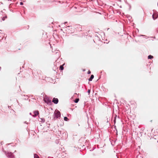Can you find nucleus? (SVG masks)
Listing matches in <instances>:
<instances>
[{"instance_id": "obj_1", "label": "nucleus", "mask_w": 158, "mask_h": 158, "mask_svg": "<svg viewBox=\"0 0 158 158\" xmlns=\"http://www.w3.org/2000/svg\"><path fill=\"white\" fill-rule=\"evenodd\" d=\"M61 114L59 111L57 110H55L54 112L53 116V119L54 120H56L57 118H60Z\"/></svg>"}, {"instance_id": "obj_2", "label": "nucleus", "mask_w": 158, "mask_h": 158, "mask_svg": "<svg viewBox=\"0 0 158 158\" xmlns=\"http://www.w3.org/2000/svg\"><path fill=\"white\" fill-rule=\"evenodd\" d=\"M4 152L8 158H15L13 153L11 152L8 151H4Z\"/></svg>"}, {"instance_id": "obj_3", "label": "nucleus", "mask_w": 158, "mask_h": 158, "mask_svg": "<svg viewBox=\"0 0 158 158\" xmlns=\"http://www.w3.org/2000/svg\"><path fill=\"white\" fill-rule=\"evenodd\" d=\"M44 101L45 103L48 104L50 105L51 103V101L46 95H45L44 98Z\"/></svg>"}, {"instance_id": "obj_4", "label": "nucleus", "mask_w": 158, "mask_h": 158, "mask_svg": "<svg viewBox=\"0 0 158 158\" xmlns=\"http://www.w3.org/2000/svg\"><path fill=\"white\" fill-rule=\"evenodd\" d=\"M65 27V30L66 32V33H71L72 32V27L71 26H67L66 25V27Z\"/></svg>"}, {"instance_id": "obj_5", "label": "nucleus", "mask_w": 158, "mask_h": 158, "mask_svg": "<svg viewBox=\"0 0 158 158\" xmlns=\"http://www.w3.org/2000/svg\"><path fill=\"white\" fill-rule=\"evenodd\" d=\"M59 100L58 98H54L52 100V102L55 104L58 103Z\"/></svg>"}, {"instance_id": "obj_6", "label": "nucleus", "mask_w": 158, "mask_h": 158, "mask_svg": "<svg viewBox=\"0 0 158 158\" xmlns=\"http://www.w3.org/2000/svg\"><path fill=\"white\" fill-rule=\"evenodd\" d=\"M33 113L34 114L32 115V116L34 117H36L39 114V112L38 110L34 111L33 112Z\"/></svg>"}, {"instance_id": "obj_7", "label": "nucleus", "mask_w": 158, "mask_h": 158, "mask_svg": "<svg viewBox=\"0 0 158 158\" xmlns=\"http://www.w3.org/2000/svg\"><path fill=\"white\" fill-rule=\"evenodd\" d=\"M94 76L93 75H91L90 76V77L89 79L88 80L89 81H91L94 78Z\"/></svg>"}, {"instance_id": "obj_8", "label": "nucleus", "mask_w": 158, "mask_h": 158, "mask_svg": "<svg viewBox=\"0 0 158 158\" xmlns=\"http://www.w3.org/2000/svg\"><path fill=\"white\" fill-rule=\"evenodd\" d=\"M139 154L137 155L136 156V158H142V156L141 155L139 152Z\"/></svg>"}, {"instance_id": "obj_9", "label": "nucleus", "mask_w": 158, "mask_h": 158, "mask_svg": "<svg viewBox=\"0 0 158 158\" xmlns=\"http://www.w3.org/2000/svg\"><path fill=\"white\" fill-rule=\"evenodd\" d=\"M64 64L62 65H61L60 66V70H63L64 69Z\"/></svg>"}, {"instance_id": "obj_10", "label": "nucleus", "mask_w": 158, "mask_h": 158, "mask_svg": "<svg viewBox=\"0 0 158 158\" xmlns=\"http://www.w3.org/2000/svg\"><path fill=\"white\" fill-rule=\"evenodd\" d=\"M46 123L47 124L46 125L48 127H49L50 126V124L49 123V122L48 121L46 122Z\"/></svg>"}, {"instance_id": "obj_11", "label": "nucleus", "mask_w": 158, "mask_h": 158, "mask_svg": "<svg viewBox=\"0 0 158 158\" xmlns=\"http://www.w3.org/2000/svg\"><path fill=\"white\" fill-rule=\"evenodd\" d=\"M153 58V57L151 55H149L148 56V59H151L152 58Z\"/></svg>"}, {"instance_id": "obj_12", "label": "nucleus", "mask_w": 158, "mask_h": 158, "mask_svg": "<svg viewBox=\"0 0 158 158\" xmlns=\"http://www.w3.org/2000/svg\"><path fill=\"white\" fill-rule=\"evenodd\" d=\"M116 117H117V115H115V116L114 117V124L116 123Z\"/></svg>"}, {"instance_id": "obj_13", "label": "nucleus", "mask_w": 158, "mask_h": 158, "mask_svg": "<svg viewBox=\"0 0 158 158\" xmlns=\"http://www.w3.org/2000/svg\"><path fill=\"white\" fill-rule=\"evenodd\" d=\"M34 158H40L39 156L35 154H34Z\"/></svg>"}, {"instance_id": "obj_14", "label": "nucleus", "mask_w": 158, "mask_h": 158, "mask_svg": "<svg viewBox=\"0 0 158 158\" xmlns=\"http://www.w3.org/2000/svg\"><path fill=\"white\" fill-rule=\"evenodd\" d=\"M64 120L65 121H68L69 120V119L68 118L66 117H64Z\"/></svg>"}, {"instance_id": "obj_15", "label": "nucleus", "mask_w": 158, "mask_h": 158, "mask_svg": "<svg viewBox=\"0 0 158 158\" xmlns=\"http://www.w3.org/2000/svg\"><path fill=\"white\" fill-rule=\"evenodd\" d=\"M40 119H41V122H42V123H44L45 121V119L43 118H41Z\"/></svg>"}, {"instance_id": "obj_16", "label": "nucleus", "mask_w": 158, "mask_h": 158, "mask_svg": "<svg viewBox=\"0 0 158 158\" xmlns=\"http://www.w3.org/2000/svg\"><path fill=\"white\" fill-rule=\"evenodd\" d=\"M79 100L78 98H77L74 100V102L75 103H77Z\"/></svg>"}, {"instance_id": "obj_17", "label": "nucleus", "mask_w": 158, "mask_h": 158, "mask_svg": "<svg viewBox=\"0 0 158 158\" xmlns=\"http://www.w3.org/2000/svg\"><path fill=\"white\" fill-rule=\"evenodd\" d=\"M7 18V17L6 16H3L2 18V20L3 21H4L5 19Z\"/></svg>"}, {"instance_id": "obj_18", "label": "nucleus", "mask_w": 158, "mask_h": 158, "mask_svg": "<svg viewBox=\"0 0 158 158\" xmlns=\"http://www.w3.org/2000/svg\"><path fill=\"white\" fill-rule=\"evenodd\" d=\"M152 18L153 19H154V20H155L157 18V17H155L154 16V14H153V15H152Z\"/></svg>"}, {"instance_id": "obj_19", "label": "nucleus", "mask_w": 158, "mask_h": 158, "mask_svg": "<svg viewBox=\"0 0 158 158\" xmlns=\"http://www.w3.org/2000/svg\"><path fill=\"white\" fill-rule=\"evenodd\" d=\"M87 92L88 94L89 95L90 92V89H89L87 91Z\"/></svg>"}, {"instance_id": "obj_20", "label": "nucleus", "mask_w": 158, "mask_h": 158, "mask_svg": "<svg viewBox=\"0 0 158 158\" xmlns=\"http://www.w3.org/2000/svg\"><path fill=\"white\" fill-rule=\"evenodd\" d=\"M67 22H65L64 23V24L66 26V25H68V24H67Z\"/></svg>"}, {"instance_id": "obj_21", "label": "nucleus", "mask_w": 158, "mask_h": 158, "mask_svg": "<svg viewBox=\"0 0 158 158\" xmlns=\"http://www.w3.org/2000/svg\"><path fill=\"white\" fill-rule=\"evenodd\" d=\"M65 135V136L66 135V133L65 132H63L62 133V135Z\"/></svg>"}, {"instance_id": "obj_22", "label": "nucleus", "mask_w": 158, "mask_h": 158, "mask_svg": "<svg viewBox=\"0 0 158 158\" xmlns=\"http://www.w3.org/2000/svg\"><path fill=\"white\" fill-rule=\"evenodd\" d=\"M88 74H90L91 73V72L90 70H89L87 72Z\"/></svg>"}, {"instance_id": "obj_23", "label": "nucleus", "mask_w": 158, "mask_h": 158, "mask_svg": "<svg viewBox=\"0 0 158 158\" xmlns=\"http://www.w3.org/2000/svg\"><path fill=\"white\" fill-rule=\"evenodd\" d=\"M20 5H23V3L22 2H20Z\"/></svg>"}, {"instance_id": "obj_24", "label": "nucleus", "mask_w": 158, "mask_h": 158, "mask_svg": "<svg viewBox=\"0 0 158 158\" xmlns=\"http://www.w3.org/2000/svg\"><path fill=\"white\" fill-rule=\"evenodd\" d=\"M63 156H64V154L65 155L64 156L65 157V156H66V153H64V152H63Z\"/></svg>"}, {"instance_id": "obj_25", "label": "nucleus", "mask_w": 158, "mask_h": 158, "mask_svg": "<svg viewBox=\"0 0 158 158\" xmlns=\"http://www.w3.org/2000/svg\"><path fill=\"white\" fill-rule=\"evenodd\" d=\"M129 6L130 9L131 8V5H129Z\"/></svg>"}, {"instance_id": "obj_26", "label": "nucleus", "mask_w": 158, "mask_h": 158, "mask_svg": "<svg viewBox=\"0 0 158 158\" xmlns=\"http://www.w3.org/2000/svg\"><path fill=\"white\" fill-rule=\"evenodd\" d=\"M129 20H130V19H131V17H129Z\"/></svg>"}, {"instance_id": "obj_27", "label": "nucleus", "mask_w": 158, "mask_h": 158, "mask_svg": "<svg viewBox=\"0 0 158 158\" xmlns=\"http://www.w3.org/2000/svg\"><path fill=\"white\" fill-rule=\"evenodd\" d=\"M29 114H30V115H32V114H31V113H29Z\"/></svg>"}, {"instance_id": "obj_28", "label": "nucleus", "mask_w": 158, "mask_h": 158, "mask_svg": "<svg viewBox=\"0 0 158 158\" xmlns=\"http://www.w3.org/2000/svg\"><path fill=\"white\" fill-rule=\"evenodd\" d=\"M17 103H18L19 105V102H18V101L17 100Z\"/></svg>"}, {"instance_id": "obj_29", "label": "nucleus", "mask_w": 158, "mask_h": 158, "mask_svg": "<svg viewBox=\"0 0 158 158\" xmlns=\"http://www.w3.org/2000/svg\"><path fill=\"white\" fill-rule=\"evenodd\" d=\"M145 35H141V36H144Z\"/></svg>"}, {"instance_id": "obj_30", "label": "nucleus", "mask_w": 158, "mask_h": 158, "mask_svg": "<svg viewBox=\"0 0 158 158\" xmlns=\"http://www.w3.org/2000/svg\"><path fill=\"white\" fill-rule=\"evenodd\" d=\"M2 15V14L1 13H0V15Z\"/></svg>"}, {"instance_id": "obj_31", "label": "nucleus", "mask_w": 158, "mask_h": 158, "mask_svg": "<svg viewBox=\"0 0 158 158\" xmlns=\"http://www.w3.org/2000/svg\"><path fill=\"white\" fill-rule=\"evenodd\" d=\"M115 127H116V126H114V128H115Z\"/></svg>"}, {"instance_id": "obj_32", "label": "nucleus", "mask_w": 158, "mask_h": 158, "mask_svg": "<svg viewBox=\"0 0 158 158\" xmlns=\"http://www.w3.org/2000/svg\"><path fill=\"white\" fill-rule=\"evenodd\" d=\"M60 134H61V132H60Z\"/></svg>"}, {"instance_id": "obj_33", "label": "nucleus", "mask_w": 158, "mask_h": 158, "mask_svg": "<svg viewBox=\"0 0 158 158\" xmlns=\"http://www.w3.org/2000/svg\"><path fill=\"white\" fill-rule=\"evenodd\" d=\"M107 122H108V118H107Z\"/></svg>"}, {"instance_id": "obj_34", "label": "nucleus", "mask_w": 158, "mask_h": 158, "mask_svg": "<svg viewBox=\"0 0 158 158\" xmlns=\"http://www.w3.org/2000/svg\"><path fill=\"white\" fill-rule=\"evenodd\" d=\"M25 123H26V122H25Z\"/></svg>"}]
</instances>
